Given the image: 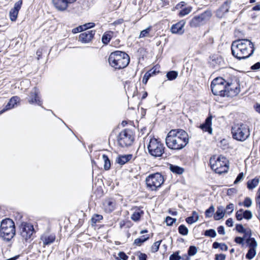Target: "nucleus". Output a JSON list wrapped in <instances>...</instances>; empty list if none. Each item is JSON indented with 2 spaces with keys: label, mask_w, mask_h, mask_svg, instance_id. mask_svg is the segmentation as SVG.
Here are the masks:
<instances>
[{
  "label": "nucleus",
  "mask_w": 260,
  "mask_h": 260,
  "mask_svg": "<svg viewBox=\"0 0 260 260\" xmlns=\"http://www.w3.org/2000/svg\"><path fill=\"white\" fill-rule=\"evenodd\" d=\"M95 26V24L92 22H89L85 23L84 25H82L83 30H85L87 29L91 28Z\"/></svg>",
  "instance_id": "50"
},
{
  "label": "nucleus",
  "mask_w": 260,
  "mask_h": 260,
  "mask_svg": "<svg viewBox=\"0 0 260 260\" xmlns=\"http://www.w3.org/2000/svg\"><path fill=\"white\" fill-rule=\"evenodd\" d=\"M259 182V178L255 177L247 182V187L249 190H252L258 185Z\"/></svg>",
  "instance_id": "26"
},
{
  "label": "nucleus",
  "mask_w": 260,
  "mask_h": 260,
  "mask_svg": "<svg viewBox=\"0 0 260 260\" xmlns=\"http://www.w3.org/2000/svg\"><path fill=\"white\" fill-rule=\"evenodd\" d=\"M197 252V248L194 246H190L188 250V254L190 256L194 255Z\"/></svg>",
  "instance_id": "45"
},
{
  "label": "nucleus",
  "mask_w": 260,
  "mask_h": 260,
  "mask_svg": "<svg viewBox=\"0 0 260 260\" xmlns=\"http://www.w3.org/2000/svg\"><path fill=\"white\" fill-rule=\"evenodd\" d=\"M212 16L211 12L207 10L198 16H194L190 22V25L191 27H198L203 24L208 20Z\"/></svg>",
  "instance_id": "13"
},
{
  "label": "nucleus",
  "mask_w": 260,
  "mask_h": 260,
  "mask_svg": "<svg viewBox=\"0 0 260 260\" xmlns=\"http://www.w3.org/2000/svg\"><path fill=\"white\" fill-rule=\"evenodd\" d=\"M152 29V27L151 26L148 27L145 29L142 30L139 35V38H144V37H151L152 36L150 35V32Z\"/></svg>",
  "instance_id": "34"
},
{
  "label": "nucleus",
  "mask_w": 260,
  "mask_h": 260,
  "mask_svg": "<svg viewBox=\"0 0 260 260\" xmlns=\"http://www.w3.org/2000/svg\"><path fill=\"white\" fill-rule=\"evenodd\" d=\"M237 190L235 188H231L228 189L227 194L228 196H232L237 192Z\"/></svg>",
  "instance_id": "59"
},
{
  "label": "nucleus",
  "mask_w": 260,
  "mask_h": 260,
  "mask_svg": "<svg viewBox=\"0 0 260 260\" xmlns=\"http://www.w3.org/2000/svg\"><path fill=\"white\" fill-rule=\"evenodd\" d=\"M103 219V216L100 214H95L94 215L92 218L91 221L93 223H96L97 222L100 221Z\"/></svg>",
  "instance_id": "47"
},
{
  "label": "nucleus",
  "mask_w": 260,
  "mask_h": 260,
  "mask_svg": "<svg viewBox=\"0 0 260 260\" xmlns=\"http://www.w3.org/2000/svg\"><path fill=\"white\" fill-rule=\"evenodd\" d=\"M191 11V7H187L181 10L179 12L180 16H184L188 14Z\"/></svg>",
  "instance_id": "42"
},
{
  "label": "nucleus",
  "mask_w": 260,
  "mask_h": 260,
  "mask_svg": "<svg viewBox=\"0 0 260 260\" xmlns=\"http://www.w3.org/2000/svg\"><path fill=\"white\" fill-rule=\"evenodd\" d=\"M234 209V204L232 203H230L226 206L225 210L227 212L228 214H230L233 212Z\"/></svg>",
  "instance_id": "51"
},
{
  "label": "nucleus",
  "mask_w": 260,
  "mask_h": 260,
  "mask_svg": "<svg viewBox=\"0 0 260 260\" xmlns=\"http://www.w3.org/2000/svg\"><path fill=\"white\" fill-rule=\"evenodd\" d=\"M143 214V211L140 209H139L133 213V214L132 215L131 219L135 221H138L140 219Z\"/></svg>",
  "instance_id": "33"
},
{
  "label": "nucleus",
  "mask_w": 260,
  "mask_h": 260,
  "mask_svg": "<svg viewBox=\"0 0 260 260\" xmlns=\"http://www.w3.org/2000/svg\"><path fill=\"white\" fill-rule=\"evenodd\" d=\"M22 4V1L19 0L18 2H17L15 5L13 9L19 12V10L20 9L21 6Z\"/></svg>",
  "instance_id": "52"
},
{
  "label": "nucleus",
  "mask_w": 260,
  "mask_h": 260,
  "mask_svg": "<svg viewBox=\"0 0 260 260\" xmlns=\"http://www.w3.org/2000/svg\"><path fill=\"white\" fill-rule=\"evenodd\" d=\"M204 235L205 236L211 237V238H214L216 236V233L215 231L213 229H210L205 231Z\"/></svg>",
  "instance_id": "39"
},
{
  "label": "nucleus",
  "mask_w": 260,
  "mask_h": 260,
  "mask_svg": "<svg viewBox=\"0 0 260 260\" xmlns=\"http://www.w3.org/2000/svg\"><path fill=\"white\" fill-rule=\"evenodd\" d=\"M95 33V31L93 30H87L82 32L79 35L78 40L83 43H89L93 38Z\"/></svg>",
  "instance_id": "16"
},
{
  "label": "nucleus",
  "mask_w": 260,
  "mask_h": 260,
  "mask_svg": "<svg viewBox=\"0 0 260 260\" xmlns=\"http://www.w3.org/2000/svg\"><path fill=\"white\" fill-rule=\"evenodd\" d=\"M103 159L104 161V169L105 170H108L110 169L111 167V162L108 156L106 154H103L102 155Z\"/></svg>",
  "instance_id": "35"
},
{
  "label": "nucleus",
  "mask_w": 260,
  "mask_h": 260,
  "mask_svg": "<svg viewBox=\"0 0 260 260\" xmlns=\"http://www.w3.org/2000/svg\"><path fill=\"white\" fill-rule=\"evenodd\" d=\"M185 23V22L183 20H181L173 24L171 28V32L173 34H182L184 32L183 28Z\"/></svg>",
  "instance_id": "18"
},
{
  "label": "nucleus",
  "mask_w": 260,
  "mask_h": 260,
  "mask_svg": "<svg viewBox=\"0 0 260 260\" xmlns=\"http://www.w3.org/2000/svg\"><path fill=\"white\" fill-rule=\"evenodd\" d=\"M133 158V155L131 154L119 155L116 159V162L120 165H123L126 162L129 161Z\"/></svg>",
  "instance_id": "23"
},
{
  "label": "nucleus",
  "mask_w": 260,
  "mask_h": 260,
  "mask_svg": "<svg viewBox=\"0 0 260 260\" xmlns=\"http://www.w3.org/2000/svg\"><path fill=\"white\" fill-rule=\"evenodd\" d=\"M253 44L248 39H239L234 41L231 45L233 55L239 60L246 59L254 53Z\"/></svg>",
  "instance_id": "2"
},
{
  "label": "nucleus",
  "mask_w": 260,
  "mask_h": 260,
  "mask_svg": "<svg viewBox=\"0 0 260 260\" xmlns=\"http://www.w3.org/2000/svg\"><path fill=\"white\" fill-rule=\"evenodd\" d=\"M181 257L179 255L178 252H175L171 254L170 256V260H180Z\"/></svg>",
  "instance_id": "53"
},
{
  "label": "nucleus",
  "mask_w": 260,
  "mask_h": 260,
  "mask_svg": "<svg viewBox=\"0 0 260 260\" xmlns=\"http://www.w3.org/2000/svg\"><path fill=\"white\" fill-rule=\"evenodd\" d=\"M210 164L212 170L217 174L227 172L229 169L228 160L222 155L212 156L210 159Z\"/></svg>",
  "instance_id": "6"
},
{
  "label": "nucleus",
  "mask_w": 260,
  "mask_h": 260,
  "mask_svg": "<svg viewBox=\"0 0 260 260\" xmlns=\"http://www.w3.org/2000/svg\"><path fill=\"white\" fill-rule=\"evenodd\" d=\"M164 182L163 176L159 173L149 175L146 178L147 187L151 190H156Z\"/></svg>",
  "instance_id": "9"
},
{
  "label": "nucleus",
  "mask_w": 260,
  "mask_h": 260,
  "mask_svg": "<svg viewBox=\"0 0 260 260\" xmlns=\"http://www.w3.org/2000/svg\"><path fill=\"white\" fill-rule=\"evenodd\" d=\"M178 232L180 234L186 236L188 233V230L184 224H181L178 227Z\"/></svg>",
  "instance_id": "37"
},
{
  "label": "nucleus",
  "mask_w": 260,
  "mask_h": 260,
  "mask_svg": "<svg viewBox=\"0 0 260 260\" xmlns=\"http://www.w3.org/2000/svg\"><path fill=\"white\" fill-rule=\"evenodd\" d=\"M138 258L139 260H147V255L145 253L140 252Z\"/></svg>",
  "instance_id": "61"
},
{
  "label": "nucleus",
  "mask_w": 260,
  "mask_h": 260,
  "mask_svg": "<svg viewBox=\"0 0 260 260\" xmlns=\"http://www.w3.org/2000/svg\"><path fill=\"white\" fill-rule=\"evenodd\" d=\"M225 210L222 206H219L217 208V211L214 215V219L215 220H218L222 218L224 215Z\"/></svg>",
  "instance_id": "27"
},
{
  "label": "nucleus",
  "mask_w": 260,
  "mask_h": 260,
  "mask_svg": "<svg viewBox=\"0 0 260 260\" xmlns=\"http://www.w3.org/2000/svg\"><path fill=\"white\" fill-rule=\"evenodd\" d=\"M178 72L175 71H171L168 72L166 75V76L168 80H173L175 79L178 76Z\"/></svg>",
  "instance_id": "36"
},
{
  "label": "nucleus",
  "mask_w": 260,
  "mask_h": 260,
  "mask_svg": "<svg viewBox=\"0 0 260 260\" xmlns=\"http://www.w3.org/2000/svg\"><path fill=\"white\" fill-rule=\"evenodd\" d=\"M118 257L122 260H127L128 256L123 251H120L118 253Z\"/></svg>",
  "instance_id": "54"
},
{
  "label": "nucleus",
  "mask_w": 260,
  "mask_h": 260,
  "mask_svg": "<svg viewBox=\"0 0 260 260\" xmlns=\"http://www.w3.org/2000/svg\"><path fill=\"white\" fill-rule=\"evenodd\" d=\"M115 201L112 199L105 200L103 203L105 210L107 212H111L113 211L115 209Z\"/></svg>",
  "instance_id": "21"
},
{
  "label": "nucleus",
  "mask_w": 260,
  "mask_h": 260,
  "mask_svg": "<svg viewBox=\"0 0 260 260\" xmlns=\"http://www.w3.org/2000/svg\"><path fill=\"white\" fill-rule=\"evenodd\" d=\"M82 31H84L83 29V28L82 27V25H80L75 28H74L73 30H72V32L74 34H76V33H77V32H81Z\"/></svg>",
  "instance_id": "60"
},
{
  "label": "nucleus",
  "mask_w": 260,
  "mask_h": 260,
  "mask_svg": "<svg viewBox=\"0 0 260 260\" xmlns=\"http://www.w3.org/2000/svg\"><path fill=\"white\" fill-rule=\"evenodd\" d=\"M252 217V213L250 210L244 211L243 218L249 220Z\"/></svg>",
  "instance_id": "44"
},
{
  "label": "nucleus",
  "mask_w": 260,
  "mask_h": 260,
  "mask_svg": "<svg viewBox=\"0 0 260 260\" xmlns=\"http://www.w3.org/2000/svg\"><path fill=\"white\" fill-rule=\"evenodd\" d=\"M198 219L199 215L196 211H194L192 212V215L187 217L185 220L187 223L191 224L198 221Z\"/></svg>",
  "instance_id": "29"
},
{
  "label": "nucleus",
  "mask_w": 260,
  "mask_h": 260,
  "mask_svg": "<svg viewBox=\"0 0 260 260\" xmlns=\"http://www.w3.org/2000/svg\"><path fill=\"white\" fill-rule=\"evenodd\" d=\"M134 137L132 132L129 129L122 131L117 137L119 145L122 147H127L132 144Z\"/></svg>",
  "instance_id": "11"
},
{
  "label": "nucleus",
  "mask_w": 260,
  "mask_h": 260,
  "mask_svg": "<svg viewBox=\"0 0 260 260\" xmlns=\"http://www.w3.org/2000/svg\"><path fill=\"white\" fill-rule=\"evenodd\" d=\"M243 177H244V174L243 173L241 172V173H240L237 178H236L234 183V184H237L238 183V182H240L243 179Z\"/></svg>",
  "instance_id": "55"
},
{
  "label": "nucleus",
  "mask_w": 260,
  "mask_h": 260,
  "mask_svg": "<svg viewBox=\"0 0 260 260\" xmlns=\"http://www.w3.org/2000/svg\"><path fill=\"white\" fill-rule=\"evenodd\" d=\"M252 200L250 198L247 197L245 199L243 205L246 207H249L251 206Z\"/></svg>",
  "instance_id": "49"
},
{
  "label": "nucleus",
  "mask_w": 260,
  "mask_h": 260,
  "mask_svg": "<svg viewBox=\"0 0 260 260\" xmlns=\"http://www.w3.org/2000/svg\"><path fill=\"white\" fill-rule=\"evenodd\" d=\"M149 239V236L148 235H143L140 238L135 239L134 242V244L136 245V246H140L142 244V243L148 240Z\"/></svg>",
  "instance_id": "32"
},
{
  "label": "nucleus",
  "mask_w": 260,
  "mask_h": 260,
  "mask_svg": "<svg viewBox=\"0 0 260 260\" xmlns=\"http://www.w3.org/2000/svg\"><path fill=\"white\" fill-rule=\"evenodd\" d=\"M212 124V117H208L204 123L200 125V127L204 131L208 132L209 134H211L212 133V129L211 127Z\"/></svg>",
  "instance_id": "19"
},
{
  "label": "nucleus",
  "mask_w": 260,
  "mask_h": 260,
  "mask_svg": "<svg viewBox=\"0 0 260 260\" xmlns=\"http://www.w3.org/2000/svg\"><path fill=\"white\" fill-rule=\"evenodd\" d=\"M40 239L43 243V246H45L53 243L55 240V236L54 234H44L41 236Z\"/></svg>",
  "instance_id": "22"
},
{
  "label": "nucleus",
  "mask_w": 260,
  "mask_h": 260,
  "mask_svg": "<svg viewBox=\"0 0 260 260\" xmlns=\"http://www.w3.org/2000/svg\"><path fill=\"white\" fill-rule=\"evenodd\" d=\"M257 242L256 241H253L249 243L247 246L249 247V249L246 254V258L248 259H252L255 255H256V248L257 247Z\"/></svg>",
  "instance_id": "17"
},
{
  "label": "nucleus",
  "mask_w": 260,
  "mask_h": 260,
  "mask_svg": "<svg viewBox=\"0 0 260 260\" xmlns=\"http://www.w3.org/2000/svg\"><path fill=\"white\" fill-rule=\"evenodd\" d=\"M77 0H52L53 7L60 12H64L69 6L74 3Z\"/></svg>",
  "instance_id": "14"
},
{
  "label": "nucleus",
  "mask_w": 260,
  "mask_h": 260,
  "mask_svg": "<svg viewBox=\"0 0 260 260\" xmlns=\"http://www.w3.org/2000/svg\"><path fill=\"white\" fill-rule=\"evenodd\" d=\"M255 202L257 206V207L258 208V217L260 219V198L258 197H256L255 198Z\"/></svg>",
  "instance_id": "58"
},
{
  "label": "nucleus",
  "mask_w": 260,
  "mask_h": 260,
  "mask_svg": "<svg viewBox=\"0 0 260 260\" xmlns=\"http://www.w3.org/2000/svg\"><path fill=\"white\" fill-rule=\"evenodd\" d=\"M40 91L37 87H34L30 92L27 98L28 102L30 104H37L39 106L42 104V101L41 100L39 96Z\"/></svg>",
  "instance_id": "15"
},
{
  "label": "nucleus",
  "mask_w": 260,
  "mask_h": 260,
  "mask_svg": "<svg viewBox=\"0 0 260 260\" xmlns=\"http://www.w3.org/2000/svg\"><path fill=\"white\" fill-rule=\"evenodd\" d=\"M169 169L171 172L176 174H182L184 172V169L178 166L170 165Z\"/></svg>",
  "instance_id": "30"
},
{
  "label": "nucleus",
  "mask_w": 260,
  "mask_h": 260,
  "mask_svg": "<svg viewBox=\"0 0 260 260\" xmlns=\"http://www.w3.org/2000/svg\"><path fill=\"white\" fill-rule=\"evenodd\" d=\"M243 234L244 235L242 237V238H243V240L244 242L245 240L246 243H247V245H249V243L253 241V240H254V241H256L254 238L251 237L252 235V233L250 229H247V230L246 232H245V233H244Z\"/></svg>",
  "instance_id": "25"
},
{
  "label": "nucleus",
  "mask_w": 260,
  "mask_h": 260,
  "mask_svg": "<svg viewBox=\"0 0 260 260\" xmlns=\"http://www.w3.org/2000/svg\"><path fill=\"white\" fill-rule=\"evenodd\" d=\"M217 232L220 235H223L225 234L224 228L222 225H220L217 228Z\"/></svg>",
  "instance_id": "62"
},
{
  "label": "nucleus",
  "mask_w": 260,
  "mask_h": 260,
  "mask_svg": "<svg viewBox=\"0 0 260 260\" xmlns=\"http://www.w3.org/2000/svg\"><path fill=\"white\" fill-rule=\"evenodd\" d=\"M244 210L242 209H239L236 213V218L237 220L241 221L243 219Z\"/></svg>",
  "instance_id": "43"
},
{
  "label": "nucleus",
  "mask_w": 260,
  "mask_h": 260,
  "mask_svg": "<svg viewBox=\"0 0 260 260\" xmlns=\"http://www.w3.org/2000/svg\"><path fill=\"white\" fill-rule=\"evenodd\" d=\"M18 12L13 9L11 10L10 11V18L11 21H15L16 20Z\"/></svg>",
  "instance_id": "40"
},
{
  "label": "nucleus",
  "mask_w": 260,
  "mask_h": 260,
  "mask_svg": "<svg viewBox=\"0 0 260 260\" xmlns=\"http://www.w3.org/2000/svg\"><path fill=\"white\" fill-rule=\"evenodd\" d=\"M260 68V62H257L251 67V69L252 70H258Z\"/></svg>",
  "instance_id": "64"
},
{
  "label": "nucleus",
  "mask_w": 260,
  "mask_h": 260,
  "mask_svg": "<svg viewBox=\"0 0 260 260\" xmlns=\"http://www.w3.org/2000/svg\"><path fill=\"white\" fill-rule=\"evenodd\" d=\"M226 96L234 97L240 92V84L239 81L234 79L231 81H226Z\"/></svg>",
  "instance_id": "12"
},
{
  "label": "nucleus",
  "mask_w": 260,
  "mask_h": 260,
  "mask_svg": "<svg viewBox=\"0 0 260 260\" xmlns=\"http://www.w3.org/2000/svg\"><path fill=\"white\" fill-rule=\"evenodd\" d=\"M211 88L214 95L226 96V80L222 77L214 79L211 82Z\"/></svg>",
  "instance_id": "8"
},
{
  "label": "nucleus",
  "mask_w": 260,
  "mask_h": 260,
  "mask_svg": "<svg viewBox=\"0 0 260 260\" xmlns=\"http://www.w3.org/2000/svg\"><path fill=\"white\" fill-rule=\"evenodd\" d=\"M234 241L238 244L241 245L243 246L244 244V242L243 240V238L241 237H236L234 239Z\"/></svg>",
  "instance_id": "57"
},
{
  "label": "nucleus",
  "mask_w": 260,
  "mask_h": 260,
  "mask_svg": "<svg viewBox=\"0 0 260 260\" xmlns=\"http://www.w3.org/2000/svg\"><path fill=\"white\" fill-rule=\"evenodd\" d=\"M156 71L155 70H153V69L150 70L148 72H147L145 75H144L142 79V83L144 84H146L149 79L153 75H155Z\"/></svg>",
  "instance_id": "31"
},
{
  "label": "nucleus",
  "mask_w": 260,
  "mask_h": 260,
  "mask_svg": "<svg viewBox=\"0 0 260 260\" xmlns=\"http://www.w3.org/2000/svg\"><path fill=\"white\" fill-rule=\"evenodd\" d=\"M148 153L154 157H159L164 153L165 147L160 141L155 138L149 139L147 145Z\"/></svg>",
  "instance_id": "7"
},
{
  "label": "nucleus",
  "mask_w": 260,
  "mask_h": 260,
  "mask_svg": "<svg viewBox=\"0 0 260 260\" xmlns=\"http://www.w3.org/2000/svg\"><path fill=\"white\" fill-rule=\"evenodd\" d=\"M233 139L239 141H244L250 136L249 126L245 123L235 124L231 128Z\"/></svg>",
  "instance_id": "5"
},
{
  "label": "nucleus",
  "mask_w": 260,
  "mask_h": 260,
  "mask_svg": "<svg viewBox=\"0 0 260 260\" xmlns=\"http://www.w3.org/2000/svg\"><path fill=\"white\" fill-rule=\"evenodd\" d=\"M20 234L26 242L32 241L36 233L34 225L27 222H22L19 226Z\"/></svg>",
  "instance_id": "10"
},
{
  "label": "nucleus",
  "mask_w": 260,
  "mask_h": 260,
  "mask_svg": "<svg viewBox=\"0 0 260 260\" xmlns=\"http://www.w3.org/2000/svg\"><path fill=\"white\" fill-rule=\"evenodd\" d=\"M188 134L182 129L171 130L166 138V144L170 149L180 150L188 143Z\"/></svg>",
  "instance_id": "1"
},
{
  "label": "nucleus",
  "mask_w": 260,
  "mask_h": 260,
  "mask_svg": "<svg viewBox=\"0 0 260 260\" xmlns=\"http://www.w3.org/2000/svg\"><path fill=\"white\" fill-rule=\"evenodd\" d=\"M162 240L158 241L153 243L151 247V251L153 253H155L157 252L160 246V244Z\"/></svg>",
  "instance_id": "38"
},
{
  "label": "nucleus",
  "mask_w": 260,
  "mask_h": 260,
  "mask_svg": "<svg viewBox=\"0 0 260 260\" xmlns=\"http://www.w3.org/2000/svg\"><path fill=\"white\" fill-rule=\"evenodd\" d=\"M215 210L214 207L213 206H211L208 209H207L205 211V216L206 217H212L213 213H214Z\"/></svg>",
  "instance_id": "41"
},
{
  "label": "nucleus",
  "mask_w": 260,
  "mask_h": 260,
  "mask_svg": "<svg viewBox=\"0 0 260 260\" xmlns=\"http://www.w3.org/2000/svg\"><path fill=\"white\" fill-rule=\"evenodd\" d=\"M15 226L13 220L6 218L2 220L0 226V237L4 240L9 242L15 235Z\"/></svg>",
  "instance_id": "4"
},
{
  "label": "nucleus",
  "mask_w": 260,
  "mask_h": 260,
  "mask_svg": "<svg viewBox=\"0 0 260 260\" xmlns=\"http://www.w3.org/2000/svg\"><path fill=\"white\" fill-rule=\"evenodd\" d=\"M226 225L229 227H232L233 225V219L231 218L228 219L225 222Z\"/></svg>",
  "instance_id": "63"
},
{
  "label": "nucleus",
  "mask_w": 260,
  "mask_h": 260,
  "mask_svg": "<svg viewBox=\"0 0 260 260\" xmlns=\"http://www.w3.org/2000/svg\"><path fill=\"white\" fill-rule=\"evenodd\" d=\"M19 100L20 98L17 96H14L11 98L5 106V108L0 111V114H2L6 111L13 108Z\"/></svg>",
  "instance_id": "20"
},
{
  "label": "nucleus",
  "mask_w": 260,
  "mask_h": 260,
  "mask_svg": "<svg viewBox=\"0 0 260 260\" xmlns=\"http://www.w3.org/2000/svg\"><path fill=\"white\" fill-rule=\"evenodd\" d=\"M226 255L224 254H216L215 255V260H225Z\"/></svg>",
  "instance_id": "56"
},
{
  "label": "nucleus",
  "mask_w": 260,
  "mask_h": 260,
  "mask_svg": "<svg viewBox=\"0 0 260 260\" xmlns=\"http://www.w3.org/2000/svg\"><path fill=\"white\" fill-rule=\"evenodd\" d=\"M113 35L112 31H108L105 32L102 36V41L103 44L107 45L110 41Z\"/></svg>",
  "instance_id": "28"
},
{
  "label": "nucleus",
  "mask_w": 260,
  "mask_h": 260,
  "mask_svg": "<svg viewBox=\"0 0 260 260\" xmlns=\"http://www.w3.org/2000/svg\"><path fill=\"white\" fill-rule=\"evenodd\" d=\"M176 221V218H173L170 216H167L166 218L165 221L166 222V224L168 226H171L173 224L174 222Z\"/></svg>",
  "instance_id": "46"
},
{
  "label": "nucleus",
  "mask_w": 260,
  "mask_h": 260,
  "mask_svg": "<svg viewBox=\"0 0 260 260\" xmlns=\"http://www.w3.org/2000/svg\"><path fill=\"white\" fill-rule=\"evenodd\" d=\"M236 230L238 232L242 234L245 233V232H246L247 230V229H244L243 226L241 224H236Z\"/></svg>",
  "instance_id": "48"
},
{
  "label": "nucleus",
  "mask_w": 260,
  "mask_h": 260,
  "mask_svg": "<svg viewBox=\"0 0 260 260\" xmlns=\"http://www.w3.org/2000/svg\"><path fill=\"white\" fill-rule=\"evenodd\" d=\"M230 8L228 2H225L220 9L217 11V16L218 17H222L223 15L229 11Z\"/></svg>",
  "instance_id": "24"
},
{
  "label": "nucleus",
  "mask_w": 260,
  "mask_h": 260,
  "mask_svg": "<svg viewBox=\"0 0 260 260\" xmlns=\"http://www.w3.org/2000/svg\"><path fill=\"white\" fill-rule=\"evenodd\" d=\"M108 61L112 67L116 70H120L128 65L130 57L125 52L117 50L110 54Z\"/></svg>",
  "instance_id": "3"
}]
</instances>
